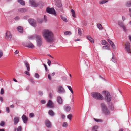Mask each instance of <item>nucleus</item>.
Returning a JSON list of instances; mask_svg holds the SVG:
<instances>
[{
  "mask_svg": "<svg viewBox=\"0 0 131 131\" xmlns=\"http://www.w3.org/2000/svg\"><path fill=\"white\" fill-rule=\"evenodd\" d=\"M43 35L45 40L49 43L51 42L54 40V35L50 30L45 29L42 32Z\"/></svg>",
  "mask_w": 131,
  "mask_h": 131,
  "instance_id": "nucleus-1",
  "label": "nucleus"
},
{
  "mask_svg": "<svg viewBox=\"0 0 131 131\" xmlns=\"http://www.w3.org/2000/svg\"><path fill=\"white\" fill-rule=\"evenodd\" d=\"M92 97L96 99L102 100L103 99V96L99 93L93 92L91 93Z\"/></svg>",
  "mask_w": 131,
  "mask_h": 131,
  "instance_id": "nucleus-2",
  "label": "nucleus"
},
{
  "mask_svg": "<svg viewBox=\"0 0 131 131\" xmlns=\"http://www.w3.org/2000/svg\"><path fill=\"white\" fill-rule=\"evenodd\" d=\"M29 3L31 6L33 7H36L39 6L40 2H37L34 0H29Z\"/></svg>",
  "mask_w": 131,
  "mask_h": 131,
  "instance_id": "nucleus-3",
  "label": "nucleus"
},
{
  "mask_svg": "<svg viewBox=\"0 0 131 131\" xmlns=\"http://www.w3.org/2000/svg\"><path fill=\"white\" fill-rule=\"evenodd\" d=\"M46 11L47 13L49 14L53 15L55 16H56V14L55 10L53 8L47 7L46 9Z\"/></svg>",
  "mask_w": 131,
  "mask_h": 131,
  "instance_id": "nucleus-4",
  "label": "nucleus"
},
{
  "mask_svg": "<svg viewBox=\"0 0 131 131\" xmlns=\"http://www.w3.org/2000/svg\"><path fill=\"white\" fill-rule=\"evenodd\" d=\"M101 106L103 112L106 115H108L110 112L107 109V108L105 104L103 103L101 104Z\"/></svg>",
  "mask_w": 131,
  "mask_h": 131,
  "instance_id": "nucleus-5",
  "label": "nucleus"
},
{
  "mask_svg": "<svg viewBox=\"0 0 131 131\" xmlns=\"http://www.w3.org/2000/svg\"><path fill=\"white\" fill-rule=\"evenodd\" d=\"M36 39L37 46L39 47L40 46L42 45V38L40 36H37Z\"/></svg>",
  "mask_w": 131,
  "mask_h": 131,
  "instance_id": "nucleus-6",
  "label": "nucleus"
},
{
  "mask_svg": "<svg viewBox=\"0 0 131 131\" xmlns=\"http://www.w3.org/2000/svg\"><path fill=\"white\" fill-rule=\"evenodd\" d=\"M105 96V100L107 102H109L111 99V96L108 92H104Z\"/></svg>",
  "mask_w": 131,
  "mask_h": 131,
  "instance_id": "nucleus-7",
  "label": "nucleus"
},
{
  "mask_svg": "<svg viewBox=\"0 0 131 131\" xmlns=\"http://www.w3.org/2000/svg\"><path fill=\"white\" fill-rule=\"evenodd\" d=\"M125 48L127 52L129 53H131L130 45V43L127 42L125 45Z\"/></svg>",
  "mask_w": 131,
  "mask_h": 131,
  "instance_id": "nucleus-8",
  "label": "nucleus"
},
{
  "mask_svg": "<svg viewBox=\"0 0 131 131\" xmlns=\"http://www.w3.org/2000/svg\"><path fill=\"white\" fill-rule=\"evenodd\" d=\"M57 91L60 93H63L65 92L63 88L60 86H58L57 87Z\"/></svg>",
  "mask_w": 131,
  "mask_h": 131,
  "instance_id": "nucleus-9",
  "label": "nucleus"
},
{
  "mask_svg": "<svg viewBox=\"0 0 131 131\" xmlns=\"http://www.w3.org/2000/svg\"><path fill=\"white\" fill-rule=\"evenodd\" d=\"M118 24L120 27L123 28L124 31L126 32V31L127 30L126 27L124 26L123 22L121 21H118Z\"/></svg>",
  "mask_w": 131,
  "mask_h": 131,
  "instance_id": "nucleus-10",
  "label": "nucleus"
},
{
  "mask_svg": "<svg viewBox=\"0 0 131 131\" xmlns=\"http://www.w3.org/2000/svg\"><path fill=\"white\" fill-rule=\"evenodd\" d=\"M23 45L24 46L28 47L29 48H33L34 47V46L30 42H28L26 44L23 43Z\"/></svg>",
  "mask_w": 131,
  "mask_h": 131,
  "instance_id": "nucleus-11",
  "label": "nucleus"
},
{
  "mask_svg": "<svg viewBox=\"0 0 131 131\" xmlns=\"http://www.w3.org/2000/svg\"><path fill=\"white\" fill-rule=\"evenodd\" d=\"M45 124L46 126L49 128L51 127V124L50 121L48 120H46L45 121Z\"/></svg>",
  "mask_w": 131,
  "mask_h": 131,
  "instance_id": "nucleus-12",
  "label": "nucleus"
},
{
  "mask_svg": "<svg viewBox=\"0 0 131 131\" xmlns=\"http://www.w3.org/2000/svg\"><path fill=\"white\" fill-rule=\"evenodd\" d=\"M6 38L8 40H10L12 37V36L9 31H7L6 34Z\"/></svg>",
  "mask_w": 131,
  "mask_h": 131,
  "instance_id": "nucleus-13",
  "label": "nucleus"
},
{
  "mask_svg": "<svg viewBox=\"0 0 131 131\" xmlns=\"http://www.w3.org/2000/svg\"><path fill=\"white\" fill-rule=\"evenodd\" d=\"M29 23L32 26H35L36 25L35 21L34 19H30L28 20Z\"/></svg>",
  "mask_w": 131,
  "mask_h": 131,
  "instance_id": "nucleus-14",
  "label": "nucleus"
},
{
  "mask_svg": "<svg viewBox=\"0 0 131 131\" xmlns=\"http://www.w3.org/2000/svg\"><path fill=\"white\" fill-rule=\"evenodd\" d=\"M47 107L50 108H52L53 106V104L52 101L50 100L48 101L47 104Z\"/></svg>",
  "mask_w": 131,
  "mask_h": 131,
  "instance_id": "nucleus-15",
  "label": "nucleus"
},
{
  "mask_svg": "<svg viewBox=\"0 0 131 131\" xmlns=\"http://www.w3.org/2000/svg\"><path fill=\"white\" fill-rule=\"evenodd\" d=\"M57 101L60 104H62L63 103L62 100L60 96H58L57 98Z\"/></svg>",
  "mask_w": 131,
  "mask_h": 131,
  "instance_id": "nucleus-16",
  "label": "nucleus"
},
{
  "mask_svg": "<svg viewBox=\"0 0 131 131\" xmlns=\"http://www.w3.org/2000/svg\"><path fill=\"white\" fill-rule=\"evenodd\" d=\"M24 63L25 66L26 67L27 71H29L30 70V69L29 66L28 62L26 61H25L24 62Z\"/></svg>",
  "mask_w": 131,
  "mask_h": 131,
  "instance_id": "nucleus-17",
  "label": "nucleus"
},
{
  "mask_svg": "<svg viewBox=\"0 0 131 131\" xmlns=\"http://www.w3.org/2000/svg\"><path fill=\"white\" fill-rule=\"evenodd\" d=\"M64 108L65 111L67 112L70 111L71 109V107L67 105H65Z\"/></svg>",
  "mask_w": 131,
  "mask_h": 131,
  "instance_id": "nucleus-18",
  "label": "nucleus"
},
{
  "mask_svg": "<svg viewBox=\"0 0 131 131\" xmlns=\"http://www.w3.org/2000/svg\"><path fill=\"white\" fill-rule=\"evenodd\" d=\"M107 41L112 47L114 49H115V46L113 42L111 40L109 39H108Z\"/></svg>",
  "mask_w": 131,
  "mask_h": 131,
  "instance_id": "nucleus-19",
  "label": "nucleus"
},
{
  "mask_svg": "<svg viewBox=\"0 0 131 131\" xmlns=\"http://www.w3.org/2000/svg\"><path fill=\"white\" fill-rule=\"evenodd\" d=\"M86 38L88 39L92 43H94L93 39L89 35H87L86 36Z\"/></svg>",
  "mask_w": 131,
  "mask_h": 131,
  "instance_id": "nucleus-20",
  "label": "nucleus"
},
{
  "mask_svg": "<svg viewBox=\"0 0 131 131\" xmlns=\"http://www.w3.org/2000/svg\"><path fill=\"white\" fill-rule=\"evenodd\" d=\"M19 118L18 117H16L14 118L13 119V121L14 122V124L16 125L18 123L19 121Z\"/></svg>",
  "mask_w": 131,
  "mask_h": 131,
  "instance_id": "nucleus-21",
  "label": "nucleus"
},
{
  "mask_svg": "<svg viewBox=\"0 0 131 131\" xmlns=\"http://www.w3.org/2000/svg\"><path fill=\"white\" fill-rule=\"evenodd\" d=\"M22 119L24 123H26L27 122L28 120L27 117L25 115H23L22 116Z\"/></svg>",
  "mask_w": 131,
  "mask_h": 131,
  "instance_id": "nucleus-22",
  "label": "nucleus"
},
{
  "mask_svg": "<svg viewBox=\"0 0 131 131\" xmlns=\"http://www.w3.org/2000/svg\"><path fill=\"white\" fill-rule=\"evenodd\" d=\"M17 29L18 31L20 33H22L23 32V30L22 27L20 26L17 27Z\"/></svg>",
  "mask_w": 131,
  "mask_h": 131,
  "instance_id": "nucleus-23",
  "label": "nucleus"
},
{
  "mask_svg": "<svg viewBox=\"0 0 131 131\" xmlns=\"http://www.w3.org/2000/svg\"><path fill=\"white\" fill-rule=\"evenodd\" d=\"M37 36H36V35H31L29 36L28 37V38L29 39H33L35 38H37Z\"/></svg>",
  "mask_w": 131,
  "mask_h": 131,
  "instance_id": "nucleus-24",
  "label": "nucleus"
},
{
  "mask_svg": "<svg viewBox=\"0 0 131 131\" xmlns=\"http://www.w3.org/2000/svg\"><path fill=\"white\" fill-rule=\"evenodd\" d=\"M109 1L108 0H103L99 1V3L100 4H104Z\"/></svg>",
  "mask_w": 131,
  "mask_h": 131,
  "instance_id": "nucleus-25",
  "label": "nucleus"
},
{
  "mask_svg": "<svg viewBox=\"0 0 131 131\" xmlns=\"http://www.w3.org/2000/svg\"><path fill=\"white\" fill-rule=\"evenodd\" d=\"M49 114L51 116H53L55 114L53 111L51 110H49L48 112Z\"/></svg>",
  "mask_w": 131,
  "mask_h": 131,
  "instance_id": "nucleus-26",
  "label": "nucleus"
},
{
  "mask_svg": "<svg viewBox=\"0 0 131 131\" xmlns=\"http://www.w3.org/2000/svg\"><path fill=\"white\" fill-rule=\"evenodd\" d=\"M18 2L22 5H25V2L23 0H18Z\"/></svg>",
  "mask_w": 131,
  "mask_h": 131,
  "instance_id": "nucleus-27",
  "label": "nucleus"
},
{
  "mask_svg": "<svg viewBox=\"0 0 131 131\" xmlns=\"http://www.w3.org/2000/svg\"><path fill=\"white\" fill-rule=\"evenodd\" d=\"M126 6L128 7L131 6V0L127 2L125 4Z\"/></svg>",
  "mask_w": 131,
  "mask_h": 131,
  "instance_id": "nucleus-28",
  "label": "nucleus"
},
{
  "mask_svg": "<svg viewBox=\"0 0 131 131\" xmlns=\"http://www.w3.org/2000/svg\"><path fill=\"white\" fill-rule=\"evenodd\" d=\"M18 11L20 12H24L26 11V9L25 8H20L18 9Z\"/></svg>",
  "mask_w": 131,
  "mask_h": 131,
  "instance_id": "nucleus-29",
  "label": "nucleus"
},
{
  "mask_svg": "<svg viewBox=\"0 0 131 131\" xmlns=\"http://www.w3.org/2000/svg\"><path fill=\"white\" fill-rule=\"evenodd\" d=\"M56 5L58 7H61L62 6V4L59 1L58 2H57L56 4Z\"/></svg>",
  "mask_w": 131,
  "mask_h": 131,
  "instance_id": "nucleus-30",
  "label": "nucleus"
},
{
  "mask_svg": "<svg viewBox=\"0 0 131 131\" xmlns=\"http://www.w3.org/2000/svg\"><path fill=\"white\" fill-rule=\"evenodd\" d=\"M97 28L100 30H102L103 29V27L100 24H98L97 25Z\"/></svg>",
  "mask_w": 131,
  "mask_h": 131,
  "instance_id": "nucleus-31",
  "label": "nucleus"
},
{
  "mask_svg": "<svg viewBox=\"0 0 131 131\" xmlns=\"http://www.w3.org/2000/svg\"><path fill=\"white\" fill-rule=\"evenodd\" d=\"M71 12L72 13V16H73V17L75 18L76 16H75V11H74V10H73V9H71Z\"/></svg>",
  "mask_w": 131,
  "mask_h": 131,
  "instance_id": "nucleus-32",
  "label": "nucleus"
},
{
  "mask_svg": "<svg viewBox=\"0 0 131 131\" xmlns=\"http://www.w3.org/2000/svg\"><path fill=\"white\" fill-rule=\"evenodd\" d=\"M61 18L65 22H67V19L65 18L63 16H61Z\"/></svg>",
  "mask_w": 131,
  "mask_h": 131,
  "instance_id": "nucleus-33",
  "label": "nucleus"
},
{
  "mask_svg": "<svg viewBox=\"0 0 131 131\" xmlns=\"http://www.w3.org/2000/svg\"><path fill=\"white\" fill-rule=\"evenodd\" d=\"M102 44L103 45H107L108 44V43L105 40H102Z\"/></svg>",
  "mask_w": 131,
  "mask_h": 131,
  "instance_id": "nucleus-34",
  "label": "nucleus"
},
{
  "mask_svg": "<svg viewBox=\"0 0 131 131\" xmlns=\"http://www.w3.org/2000/svg\"><path fill=\"white\" fill-rule=\"evenodd\" d=\"M106 46H103V49H109V46L108 45H106Z\"/></svg>",
  "mask_w": 131,
  "mask_h": 131,
  "instance_id": "nucleus-35",
  "label": "nucleus"
},
{
  "mask_svg": "<svg viewBox=\"0 0 131 131\" xmlns=\"http://www.w3.org/2000/svg\"><path fill=\"white\" fill-rule=\"evenodd\" d=\"M71 34V32L70 31H66L64 32V34L65 35H70Z\"/></svg>",
  "mask_w": 131,
  "mask_h": 131,
  "instance_id": "nucleus-36",
  "label": "nucleus"
},
{
  "mask_svg": "<svg viewBox=\"0 0 131 131\" xmlns=\"http://www.w3.org/2000/svg\"><path fill=\"white\" fill-rule=\"evenodd\" d=\"M68 125V124L67 122H64L62 125V126L63 127H66Z\"/></svg>",
  "mask_w": 131,
  "mask_h": 131,
  "instance_id": "nucleus-37",
  "label": "nucleus"
},
{
  "mask_svg": "<svg viewBox=\"0 0 131 131\" xmlns=\"http://www.w3.org/2000/svg\"><path fill=\"white\" fill-rule=\"evenodd\" d=\"M67 87L69 89V90L72 93V94L73 93V90L71 88V87L69 86H67Z\"/></svg>",
  "mask_w": 131,
  "mask_h": 131,
  "instance_id": "nucleus-38",
  "label": "nucleus"
},
{
  "mask_svg": "<svg viewBox=\"0 0 131 131\" xmlns=\"http://www.w3.org/2000/svg\"><path fill=\"white\" fill-rule=\"evenodd\" d=\"M67 117L68 118L71 120L72 117V115L71 114H69L67 116Z\"/></svg>",
  "mask_w": 131,
  "mask_h": 131,
  "instance_id": "nucleus-39",
  "label": "nucleus"
},
{
  "mask_svg": "<svg viewBox=\"0 0 131 131\" xmlns=\"http://www.w3.org/2000/svg\"><path fill=\"white\" fill-rule=\"evenodd\" d=\"M93 119L95 121L99 122H102L103 121L102 120L97 119L95 118H94Z\"/></svg>",
  "mask_w": 131,
  "mask_h": 131,
  "instance_id": "nucleus-40",
  "label": "nucleus"
},
{
  "mask_svg": "<svg viewBox=\"0 0 131 131\" xmlns=\"http://www.w3.org/2000/svg\"><path fill=\"white\" fill-rule=\"evenodd\" d=\"M22 127L21 126L18 127L17 128V131H21Z\"/></svg>",
  "mask_w": 131,
  "mask_h": 131,
  "instance_id": "nucleus-41",
  "label": "nucleus"
},
{
  "mask_svg": "<svg viewBox=\"0 0 131 131\" xmlns=\"http://www.w3.org/2000/svg\"><path fill=\"white\" fill-rule=\"evenodd\" d=\"M35 78L38 79L39 78L40 76L38 73H36L35 75Z\"/></svg>",
  "mask_w": 131,
  "mask_h": 131,
  "instance_id": "nucleus-42",
  "label": "nucleus"
},
{
  "mask_svg": "<svg viewBox=\"0 0 131 131\" xmlns=\"http://www.w3.org/2000/svg\"><path fill=\"white\" fill-rule=\"evenodd\" d=\"M97 128L98 127L97 126H95L93 127L92 128V129L93 130H94L97 129Z\"/></svg>",
  "mask_w": 131,
  "mask_h": 131,
  "instance_id": "nucleus-43",
  "label": "nucleus"
},
{
  "mask_svg": "<svg viewBox=\"0 0 131 131\" xmlns=\"http://www.w3.org/2000/svg\"><path fill=\"white\" fill-rule=\"evenodd\" d=\"M5 124V122L3 121H2L0 123V125L1 126H3Z\"/></svg>",
  "mask_w": 131,
  "mask_h": 131,
  "instance_id": "nucleus-44",
  "label": "nucleus"
},
{
  "mask_svg": "<svg viewBox=\"0 0 131 131\" xmlns=\"http://www.w3.org/2000/svg\"><path fill=\"white\" fill-rule=\"evenodd\" d=\"M4 93V91L3 88L1 89L0 93L1 95L3 94Z\"/></svg>",
  "mask_w": 131,
  "mask_h": 131,
  "instance_id": "nucleus-45",
  "label": "nucleus"
},
{
  "mask_svg": "<svg viewBox=\"0 0 131 131\" xmlns=\"http://www.w3.org/2000/svg\"><path fill=\"white\" fill-rule=\"evenodd\" d=\"M47 60H48V61H47L48 64L49 66H50V64H51V61L49 59H48Z\"/></svg>",
  "mask_w": 131,
  "mask_h": 131,
  "instance_id": "nucleus-46",
  "label": "nucleus"
},
{
  "mask_svg": "<svg viewBox=\"0 0 131 131\" xmlns=\"http://www.w3.org/2000/svg\"><path fill=\"white\" fill-rule=\"evenodd\" d=\"M3 54V52L2 51L0 50V58L2 57Z\"/></svg>",
  "mask_w": 131,
  "mask_h": 131,
  "instance_id": "nucleus-47",
  "label": "nucleus"
},
{
  "mask_svg": "<svg viewBox=\"0 0 131 131\" xmlns=\"http://www.w3.org/2000/svg\"><path fill=\"white\" fill-rule=\"evenodd\" d=\"M112 60L113 62L114 63H116L117 62L115 58H114L113 57L112 58Z\"/></svg>",
  "mask_w": 131,
  "mask_h": 131,
  "instance_id": "nucleus-48",
  "label": "nucleus"
},
{
  "mask_svg": "<svg viewBox=\"0 0 131 131\" xmlns=\"http://www.w3.org/2000/svg\"><path fill=\"white\" fill-rule=\"evenodd\" d=\"M78 33L80 35H81L82 34L81 30L80 28L78 29Z\"/></svg>",
  "mask_w": 131,
  "mask_h": 131,
  "instance_id": "nucleus-49",
  "label": "nucleus"
},
{
  "mask_svg": "<svg viewBox=\"0 0 131 131\" xmlns=\"http://www.w3.org/2000/svg\"><path fill=\"white\" fill-rule=\"evenodd\" d=\"M38 93L39 95L41 96L43 94V92L40 91L38 92Z\"/></svg>",
  "mask_w": 131,
  "mask_h": 131,
  "instance_id": "nucleus-50",
  "label": "nucleus"
},
{
  "mask_svg": "<svg viewBox=\"0 0 131 131\" xmlns=\"http://www.w3.org/2000/svg\"><path fill=\"white\" fill-rule=\"evenodd\" d=\"M29 116L30 117H33L34 116V115L32 113H30L29 114Z\"/></svg>",
  "mask_w": 131,
  "mask_h": 131,
  "instance_id": "nucleus-51",
  "label": "nucleus"
},
{
  "mask_svg": "<svg viewBox=\"0 0 131 131\" xmlns=\"http://www.w3.org/2000/svg\"><path fill=\"white\" fill-rule=\"evenodd\" d=\"M30 81L32 83L34 84L35 83L33 79L31 78L30 80Z\"/></svg>",
  "mask_w": 131,
  "mask_h": 131,
  "instance_id": "nucleus-52",
  "label": "nucleus"
},
{
  "mask_svg": "<svg viewBox=\"0 0 131 131\" xmlns=\"http://www.w3.org/2000/svg\"><path fill=\"white\" fill-rule=\"evenodd\" d=\"M24 73L26 75L29 76L30 75V74L27 71H25L24 72Z\"/></svg>",
  "mask_w": 131,
  "mask_h": 131,
  "instance_id": "nucleus-53",
  "label": "nucleus"
},
{
  "mask_svg": "<svg viewBox=\"0 0 131 131\" xmlns=\"http://www.w3.org/2000/svg\"><path fill=\"white\" fill-rule=\"evenodd\" d=\"M43 65L44 66L46 71H47L48 69H47V68L45 64H43Z\"/></svg>",
  "mask_w": 131,
  "mask_h": 131,
  "instance_id": "nucleus-54",
  "label": "nucleus"
},
{
  "mask_svg": "<svg viewBox=\"0 0 131 131\" xmlns=\"http://www.w3.org/2000/svg\"><path fill=\"white\" fill-rule=\"evenodd\" d=\"M6 110L8 113H9L10 112L9 109L8 107H7L6 108Z\"/></svg>",
  "mask_w": 131,
  "mask_h": 131,
  "instance_id": "nucleus-55",
  "label": "nucleus"
},
{
  "mask_svg": "<svg viewBox=\"0 0 131 131\" xmlns=\"http://www.w3.org/2000/svg\"><path fill=\"white\" fill-rule=\"evenodd\" d=\"M15 19L16 20H17L19 19V17H16L15 18Z\"/></svg>",
  "mask_w": 131,
  "mask_h": 131,
  "instance_id": "nucleus-56",
  "label": "nucleus"
},
{
  "mask_svg": "<svg viewBox=\"0 0 131 131\" xmlns=\"http://www.w3.org/2000/svg\"><path fill=\"white\" fill-rule=\"evenodd\" d=\"M61 116L62 118L63 119L65 118V116L64 115V114H61Z\"/></svg>",
  "mask_w": 131,
  "mask_h": 131,
  "instance_id": "nucleus-57",
  "label": "nucleus"
},
{
  "mask_svg": "<svg viewBox=\"0 0 131 131\" xmlns=\"http://www.w3.org/2000/svg\"><path fill=\"white\" fill-rule=\"evenodd\" d=\"M48 79L50 80H51V77L50 75L48 74Z\"/></svg>",
  "mask_w": 131,
  "mask_h": 131,
  "instance_id": "nucleus-58",
  "label": "nucleus"
},
{
  "mask_svg": "<svg viewBox=\"0 0 131 131\" xmlns=\"http://www.w3.org/2000/svg\"><path fill=\"white\" fill-rule=\"evenodd\" d=\"M41 103L43 104H44L45 103L46 101L44 100H42L41 101Z\"/></svg>",
  "mask_w": 131,
  "mask_h": 131,
  "instance_id": "nucleus-59",
  "label": "nucleus"
},
{
  "mask_svg": "<svg viewBox=\"0 0 131 131\" xmlns=\"http://www.w3.org/2000/svg\"><path fill=\"white\" fill-rule=\"evenodd\" d=\"M19 52V51L18 50H16L15 52V54H17Z\"/></svg>",
  "mask_w": 131,
  "mask_h": 131,
  "instance_id": "nucleus-60",
  "label": "nucleus"
},
{
  "mask_svg": "<svg viewBox=\"0 0 131 131\" xmlns=\"http://www.w3.org/2000/svg\"><path fill=\"white\" fill-rule=\"evenodd\" d=\"M62 79L64 80H66L67 79V77H66L64 76L63 77Z\"/></svg>",
  "mask_w": 131,
  "mask_h": 131,
  "instance_id": "nucleus-61",
  "label": "nucleus"
},
{
  "mask_svg": "<svg viewBox=\"0 0 131 131\" xmlns=\"http://www.w3.org/2000/svg\"><path fill=\"white\" fill-rule=\"evenodd\" d=\"M84 26H86V23L84 21H83L82 22Z\"/></svg>",
  "mask_w": 131,
  "mask_h": 131,
  "instance_id": "nucleus-62",
  "label": "nucleus"
},
{
  "mask_svg": "<svg viewBox=\"0 0 131 131\" xmlns=\"http://www.w3.org/2000/svg\"><path fill=\"white\" fill-rule=\"evenodd\" d=\"M3 99L2 97H0V101L1 102H3Z\"/></svg>",
  "mask_w": 131,
  "mask_h": 131,
  "instance_id": "nucleus-63",
  "label": "nucleus"
},
{
  "mask_svg": "<svg viewBox=\"0 0 131 131\" xmlns=\"http://www.w3.org/2000/svg\"><path fill=\"white\" fill-rule=\"evenodd\" d=\"M14 105L13 104L10 106V107L11 108H13L14 107Z\"/></svg>",
  "mask_w": 131,
  "mask_h": 131,
  "instance_id": "nucleus-64",
  "label": "nucleus"
}]
</instances>
